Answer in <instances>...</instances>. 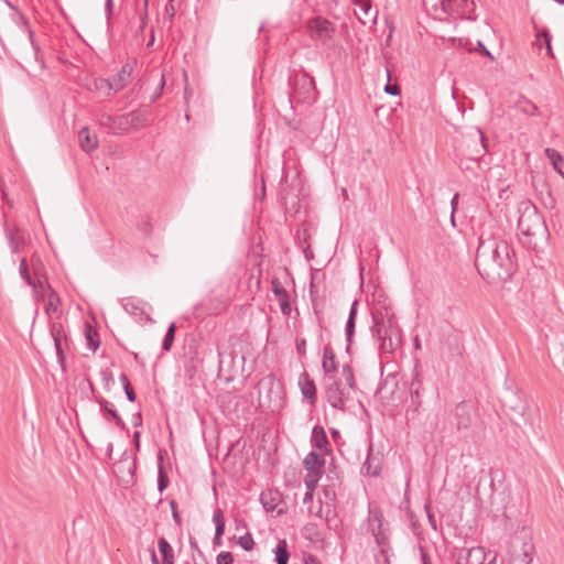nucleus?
I'll return each mask as SVG.
<instances>
[{"instance_id":"e2e57ef3","label":"nucleus","mask_w":564,"mask_h":564,"mask_svg":"<svg viewBox=\"0 0 564 564\" xmlns=\"http://www.w3.org/2000/svg\"><path fill=\"white\" fill-rule=\"evenodd\" d=\"M314 491H315V489H312V490L311 489H306V492H305L304 498H303V503L304 505L313 501Z\"/></svg>"},{"instance_id":"f704fd0d","label":"nucleus","mask_w":564,"mask_h":564,"mask_svg":"<svg viewBox=\"0 0 564 564\" xmlns=\"http://www.w3.org/2000/svg\"><path fill=\"white\" fill-rule=\"evenodd\" d=\"M273 553L275 555L274 560H275L276 564H288L289 558H290V553L288 550V543L284 539L280 540L278 542L276 546L273 550Z\"/></svg>"},{"instance_id":"e433bc0d","label":"nucleus","mask_w":564,"mask_h":564,"mask_svg":"<svg viewBox=\"0 0 564 564\" xmlns=\"http://www.w3.org/2000/svg\"><path fill=\"white\" fill-rule=\"evenodd\" d=\"M130 131L129 122L126 115L117 116L115 119V124L112 129V133L115 134H127Z\"/></svg>"},{"instance_id":"393cba45","label":"nucleus","mask_w":564,"mask_h":564,"mask_svg":"<svg viewBox=\"0 0 564 564\" xmlns=\"http://www.w3.org/2000/svg\"><path fill=\"white\" fill-rule=\"evenodd\" d=\"M470 137L474 139L475 148L469 158L477 161L487 152V140L479 128H476Z\"/></svg>"},{"instance_id":"6ab92c4d","label":"nucleus","mask_w":564,"mask_h":564,"mask_svg":"<svg viewBox=\"0 0 564 564\" xmlns=\"http://www.w3.org/2000/svg\"><path fill=\"white\" fill-rule=\"evenodd\" d=\"M311 444L313 447L323 451L328 454L332 452L330 444L328 442L326 432L323 426L315 425L312 430Z\"/></svg>"},{"instance_id":"774afa93","label":"nucleus","mask_w":564,"mask_h":564,"mask_svg":"<svg viewBox=\"0 0 564 564\" xmlns=\"http://www.w3.org/2000/svg\"><path fill=\"white\" fill-rule=\"evenodd\" d=\"M304 562L305 564H322L321 561L314 555L306 556Z\"/></svg>"},{"instance_id":"4be33fe9","label":"nucleus","mask_w":564,"mask_h":564,"mask_svg":"<svg viewBox=\"0 0 564 564\" xmlns=\"http://www.w3.org/2000/svg\"><path fill=\"white\" fill-rule=\"evenodd\" d=\"M357 310H358V301L355 300L351 303V306H350V310H349V314H348V318H347V322H346V328H345V335H346V341H347L346 350L348 352L350 350V346H351V343H352V337H354V334H355Z\"/></svg>"},{"instance_id":"20e7f679","label":"nucleus","mask_w":564,"mask_h":564,"mask_svg":"<svg viewBox=\"0 0 564 564\" xmlns=\"http://www.w3.org/2000/svg\"><path fill=\"white\" fill-rule=\"evenodd\" d=\"M260 403L272 411H276L283 405V392L281 382L273 376H267L259 382Z\"/></svg>"},{"instance_id":"a878e982","label":"nucleus","mask_w":564,"mask_h":564,"mask_svg":"<svg viewBox=\"0 0 564 564\" xmlns=\"http://www.w3.org/2000/svg\"><path fill=\"white\" fill-rule=\"evenodd\" d=\"M130 130H140L147 126L148 113L145 110H133L126 115Z\"/></svg>"},{"instance_id":"39448f33","label":"nucleus","mask_w":564,"mask_h":564,"mask_svg":"<svg viewBox=\"0 0 564 564\" xmlns=\"http://www.w3.org/2000/svg\"><path fill=\"white\" fill-rule=\"evenodd\" d=\"M361 529L373 536L377 545H387L390 541L387 529H384L383 513L378 507L369 506L368 516L364 521Z\"/></svg>"},{"instance_id":"f257e3e1","label":"nucleus","mask_w":564,"mask_h":564,"mask_svg":"<svg viewBox=\"0 0 564 564\" xmlns=\"http://www.w3.org/2000/svg\"><path fill=\"white\" fill-rule=\"evenodd\" d=\"M511 253L512 249L507 241L480 236L475 259L478 273L491 284L508 281L516 270Z\"/></svg>"},{"instance_id":"f8f14e48","label":"nucleus","mask_w":564,"mask_h":564,"mask_svg":"<svg viewBox=\"0 0 564 564\" xmlns=\"http://www.w3.org/2000/svg\"><path fill=\"white\" fill-rule=\"evenodd\" d=\"M325 395L329 405L336 410L344 411L346 408V397L340 382L334 376L326 377Z\"/></svg>"},{"instance_id":"338daca9","label":"nucleus","mask_w":564,"mask_h":564,"mask_svg":"<svg viewBox=\"0 0 564 564\" xmlns=\"http://www.w3.org/2000/svg\"><path fill=\"white\" fill-rule=\"evenodd\" d=\"M458 199H459V194H458V193H456V194L453 196L452 200H451V206H452V213H453V214H454V213L456 212V209H457Z\"/></svg>"},{"instance_id":"4468645a","label":"nucleus","mask_w":564,"mask_h":564,"mask_svg":"<svg viewBox=\"0 0 564 564\" xmlns=\"http://www.w3.org/2000/svg\"><path fill=\"white\" fill-rule=\"evenodd\" d=\"M260 502L267 512H275L276 516H282L285 512V503L283 495L278 489H268L261 492Z\"/></svg>"},{"instance_id":"dca6fc26","label":"nucleus","mask_w":564,"mask_h":564,"mask_svg":"<svg viewBox=\"0 0 564 564\" xmlns=\"http://www.w3.org/2000/svg\"><path fill=\"white\" fill-rule=\"evenodd\" d=\"M51 334H52V337L54 340L57 360L63 366L64 360H65L64 346L67 345V338H66L63 326L61 324H53L51 327Z\"/></svg>"},{"instance_id":"aec40b11","label":"nucleus","mask_w":564,"mask_h":564,"mask_svg":"<svg viewBox=\"0 0 564 564\" xmlns=\"http://www.w3.org/2000/svg\"><path fill=\"white\" fill-rule=\"evenodd\" d=\"M78 142L83 151L86 153H90L98 147L97 135L89 130V128L84 127L78 132Z\"/></svg>"},{"instance_id":"423d86ee","label":"nucleus","mask_w":564,"mask_h":564,"mask_svg":"<svg viewBox=\"0 0 564 564\" xmlns=\"http://www.w3.org/2000/svg\"><path fill=\"white\" fill-rule=\"evenodd\" d=\"M306 30L313 41L332 46L334 43L336 26L323 17H315L307 21Z\"/></svg>"},{"instance_id":"c9c22d12","label":"nucleus","mask_w":564,"mask_h":564,"mask_svg":"<svg viewBox=\"0 0 564 564\" xmlns=\"http://www.w3.org/2000/svg\"><path fill=\"white\" fill-rule=\"evenodd\" d=\"M158 459H159V467H158V490L160 492H163L169 484H170V480H169V477L163 468V455L162 453L160 452L159 455H158Z\"/></svg>"},{"instance_id":"79ce46f5","label":"nucleus","mask_w":564,"mask_h":564,"mask_svg":"<svg viewBox=\"0 0 564 564\" xmlns=\"http://www.w3.org/2000/svg\"><path fill=\"white\" fill-rule=\"evenodd\" d=\"M95 89L105 96H110L113 91L109 78L96 79L94 83Z\"/></svg>"},{"instance_id":"680f3d73","label":"nucleus","mask_w":564,"mask_h":564,"mask_svg":"<svg viewBox=\"0 0 564 564\" xmlns=\"http://www.w3.org/2000/svg\"><path fill=\"white\" fill-rule=\"evenodd\" d=\"M215 527H216V530H215L216 539H220L225 533V523H218V524H215Z\"/></svg>"},{"instance_id":"4d7b16f0","label":"nucleus","mask_w":564,"mask_h":564,"mask_svg":"<svg viewBox=\"0 0 564 564\" xmlns=\"http://www.w3.org/2000/svg\"><path fill=\"white\" fill-rule=\"evenodd\" d=\"M297 354L304 356L306 354V340L304 338L296 339Z\"/></svg>"},{"instance_id":"bb28decb","label":"nucleus","mask_w":564,"mask_h":564,"mask_svg":"<svg viewBox=\"0 0 564 564\" xmlns=\"http://www.w3.org/2000/svg\"><path fill=\"white\" fill-rule=\"evenodd\" d=\"M361 471L370 477L379 476L381 471V459L369 454L362 464Z\"/></svg>"},{"instance_id":"0eeeda50","label":"nucleus","mask_w":564,"mask_h":564,"mask_svg":"<svg viewBox=\"0 0 564 564\" xmlns=\"http://www.w3.org/2000/svg\"><path fill=\"white\" fill-rule=\"evenodd\" d=\"M324 465L325 458L316 452L312 451L305 456L303 466L306 471L304 477L306 489H316L318 481L323 476Z\"/></svg>"},{"instance_id":"37998d69","label":"nucleus","mask_w":564,"mask_h":564,"mask_svg":"<svg viewBox=\"0 0 564 564\" xmlns=\"http://www.w3.org/2000/svg\"><path fill=\"white\" fill-rule=\"evenodd\" d=\"M121 383H122V388L124 390V393H126V397L127 399L130 401V402H134L135 399H137V394L127 377L126 373H121L120 377H119Z\"/></svg>"},{"instance_id":"69168bd1","label":"nucleus","mask_w":564,"mask_h":564,"mask_svg":"<svg viewBox=\"0 0 564 564\" xmlns=\"http://www.w3.org/2000/svg\"><path fill=\"white\" fill-rule=\"evenodd\" d=\"M164 87V76L162 75L158 90L152 96V101L161 96V91Z\"/></svg>"},{"instance_id":"3c124183","label":"nucleus","mask_w":564,"mask_h":564,"mask_svg":"<svg viewBox=\"0 0 564 564\" xmlns=\"http://www.w3.org/2000/svg\"><path fill=\"white\" fill-rule=\"evenodd\" d=\"M216 560L217 564H234V556L230 552H220Z\"/></svg>"},{"instance_id":"49530a36","label":"nucleus","mask_w":564,"mask_h":564,"mask_svg":"<svg viewBox=\"0 0 564 564\" xmlns=\"http://www.w3.org/2000/svg\"><path fill=\"white\" fill-rule=\"evenodd\" d=\"M238 543L245 551H251L254 545L253 538L250 533H247L246 535L240 536Z\"/></svg>"},{"instance_id":"f3484780","label":"nucleus","mask_w":564,"mask_h":564,"mask_svg":"<svg viewBox=\"0 0 564 564\" xmlns=\"http://www.w3.org/2000/svg\"><path fill=\"white\" fill-rule=\"evenodd\" d=\"M133 72V63L127 62L122 65L120 70L112 77L109 78L113 93L120 91L127 85L129 78Z\"/></svg>"},{"instance_id":"ea45409f","label":"nucleus","mask_w":564,"mask_h":564,"mask_svg":"<svg viewBox=\"0 0 564 564\" xmlns=\"http://www.w3.org/2000/svg\"><path fill=\"white\" fill-rule=\"evenodd\" d=\"M355 4L357 6V8L360 11V12H358L357 10L355 11L358 19L360 20V22L362 24H366L367 21L364 19V17L367 18L369 15V13L371 11V4L366 0H357L355 2Z\"/></svg>"},{"instance_id":"5fc2aeb1","label":"nucleus","mask_w":564,"mask_h":564,"mask_svg":"<svg viewBox=\"0 0 564 564\" xmlns=\"http://www.w3.org/2000/svg\"><path fill=\"white\" fill-rule=\"evenodd\" d=\"M20 19H21L23 25L25 26V29H26V31L29 33V37H30L31 44L33 45V47H35L34 33H33V31L30 28L29 21L26 20V18L23 14L20 15Z\"/></svg>"},{"instance_id":"c85d7f7f","label":"nucleus","mask_w":564,"mask_h":564,"mask_svg":"<svg viewBox=\"0 0 564 564\" xmlns=\"http://www.w3.org/2000/svg\"><path fill=\"white\" fill-rule=\"evenodd\" d=\"M516 109L529 117L540 116V110L535 104L525 97H520L514 105Z\"/></svg>"},{"instance_id":"603ef678","label":"nucleus","mask_w":564,"mask_h":564,"mask_svg":"<svg viewBox=\"0 0 564 564\" xmlns=\"http://www.w3.org/2000/svg\"><path fill=\"white\" fill-rule=\"evenodd\" d=\"M174 0H169V2L165 4V8H164V13H165V18L172 22L174 17H175V12H176V9L173 4Z\"/></svg>"},{"instance_id":"58836bf2","label":"nucleus","mask_w":564,"mask_h":564,"mask_svg":"<svg viewBox=\"0 0 564 564\" xmlns=\"http://www.w3.org/2000/svg\"><path fill=\"white\" fill-rule=\"evenodd\" d=\"M175 329H176L175 323H171L170 326L167 327V330H166L165 336L162 341V349L164 351L171 350L173 343H174V338H175Z\"/></svg>"},{"instance_id":"f03ea898","label":"nucleus","mask_w":564,"mask_h":564,"mask_svg":"<svg viewBox=\"0 0 564 564\" xmlns=\"http://www.w3.org/2000/svg\"><path fill=\"white\" fill-rule=\"evenodd\" d=\"M424 4L427 6V0H424ZM426 10L434 19L440 21L449 18L476 20V15H474L475 2L473 0H440L431 8L426 7Z\"/></svg>"},{"instance_id":"7ed1b4c3","label":"nucleus","mask_w":564,"mask_h":564,"mask_svg":"<svg viewBox=\"0 0 564 564\" xmlns=\"http://www.w3.org/2000/svg\"><path fill=\"white\" fill-rule=\"evenodd\" d=\"M453 556L456 564H501L495 551L486 550L482 546L455 547Z\"/></svg>"},{"instance_id":"6e6d98bb","label":"nucleus","mask_w":564,"mask_h":564,"mask_svg":"<svg viewBox=\"0 0 564 564\" xmlns=\"http://www.w3.org/2000/svg\"><path fill=\"white\" fill-rule=\"evenodd\" d=\"M213 522L215 524L225 523L224 512L220 509H216L213 514Z\"/></svg>"},{"instance_id":"b1692460","label":"nucleus","mask_w":564,"mask_h":564,"mask_svg":"<svg viewBox=\"0 0 564 564\" xmlns=\"http://www.w3.org/2000/svg\"><path fill=\"white\" fill-rule=\"evenodd\" d=\"M322 367L324 372L326 373V377L334 376V373L338 370L336 355L333 348L329 346L324 347Z\"/></svg>"},{"instance_id":"052dcab7","label":"nucleus","mask_w":564,"mask_h":564,"mask_svg":"<svg viewBox=\"0 0 564 564\" xmlns=\"http://www.w3.org/2000/svg\"><path fill=\"white\" fill-rule=\"evenodd\" d=\"M411 399L413 403L420 404V389L419 388H411Z\"/></svg>"},{"instance_id":"8fccbe9b","label":"nucleus","mask_w":564,"mask_h":564,"mask_svg":"<svg viewBox=\"0 0 564 564\" xmlns=\"http://www.w3.org/2000/svg\"><path fill=\"white\" fill-rule=\"evenodd\" d=\"M115 119H116V117H112L107 113H102L99 118V123H100V126L106 127L112 131L113 124H115Z\"/></svg>"},{"instance_id":"4c0bfd02","label":"nucleus","mask_w":564,"mask_h":564,"mask_svg":"<svg viewBox=\"0 0 564 564\" xmlns=\"http://www.w3.org/2000/svg\"><path fill=\"white\" fill-rule=\"evenodd\" d=\"M379 553L376 555L377 564H390V557L392 555V549L390 545V541L387 545H378Z\"/></svg>"},{"instance_id":"2eb2a0df","label":"nucleus","mask_w":564,"mask_h":564,"mask_svg":"<svg viewBox=\"0 0 564 564\" xmlns=\"http://www.w3.org/2000/svg\"><path fill=\"white\" fill-rule=\"evenodd\" d=\"M123 308L124 311L132 315L134 318L143 321L149 319V316L145 311V306L148 305L144 301L137 297H126L123 299Z\"/></svg>"},{"instance_id":"0e129e2a","label":"nucleus","mask_w":564,"mask_h":564,"mask_svg":"<svg viewBox=\"0 0 564 564\" xmlns=\"http://www.w3.org/2000/svg\"><path fill=\"white\" fill-rule=\"evenodd\" d=\"M148 23V12L140 13V31H143Z\"/></svg>"},{"instance_id":"cd10ccee","label":"nucleus","mask_w":564,"mask_h":564,"mask_svg":"<svg viewBox=\"0 0 564 564\" xmlns=\"http://www.w3.org/2000/svg\"><path fill=\"white\" fill-rule=\"evenodd\" d=\"M97 402L100 405V411L107 413L115 421L118 427L124 426L123 420L118 414L117 410L115 409V405L111 402L107 401L104 398H98Z\"/></svg>"},{"instance_id":"c03bdc74","label":"nucleus","mask_w":564,"mask_h":564,"mask_svg":"<svg viewBox=\"0 0 564 564\" xmlns=\"http://www.w3.org/2000/svg\"><path fill=\"white\" fill-rule=\"evenodd\" d=\"M86 339L88 348L93 351H96L100 345V341L98 339V334L94 332L90 326L86 328Z\"/></svg>"},{"instance_id":"9d476101","label":"nucleus","mask_w":564,"mask_h":564,"mask_svg":"<svg viewBox=\"0 0 564 564\" xmlns=\"http://www.w3.org/2000/svg\"><path fill=\"white\" fill-rule=\"evenodd\" d=\"M372 319L373 325L371 330L378 340L388 336H392V332H401V328L394 319L393 315L387 314L384 316L382 313H373Z\"/></svg>"},{"instance_id":"ddd939ff","label":"nucleus","mask_w":564,"mask_h":564,"mask_svg":"<svg viewBox=\"0 0 564 564\" xmlns=\"http://www.w3.org/2000/svg\"><path fill=\"white\" fill-rule=\"evenodd\" d=\"M474 405L468 401H462L453 410L452 424L458 430H467L473 424Z\"/></svg>"},{"instance_id":"de8ad7c7","label":"nucleus","mask_w":564,"mask_h":564,"mask_svg":"<svg viewBox=\"0 0 564 564\" xmlns=\"http://www.w3.org/2000/svg\"><path fill=\"white\" fill-rule=\"evenodd\" d=\"M138 229H139V231H141L143 234V236L150 237V235L152 232V225L150 223V219L149 218H143L138 224Z\"/></svg>"},{"instance_id":"bf43d9fd","label":"nucleus","mask_w":564,"mask_h":564,"mask_svg":"<svg viewBox=\"0 0 564 564\" xmlns=\"http://www.w3.org/2000/svg\"><path fill=\"white\" fill-rule=\"evenodd\" d=\"M105 11H106L107 19L109 20L111 18V14L113 11V0H106Z\"/></svg>"},{"instance_id":"9b49d317","label":"nucleus","mask_w":564,"mask_h":564,"mask_svg":"<svg viewBox=\"0 0 564 564\" xmlns=\"http://www.w3.org/2000/svg\"><path fill=\"white\" fill-rule=\"evenodd\" d=\"M293 98L305 101L312 98L315 90V80L306 73L295 74L292 79Z\"/></svg>"},{"instance_id":"5701e85b","label":"nucleus","mask_w":564,"mask_h":564,"mask_svg":"<svg viewBox=\"0 0 564 564\" xmlns=\"http://www.w3.org/2000/svg\"><path fill=\"white\" fill-rule=\"evenodd\" d=\"M402 332H392V336L379 339V349L381 354H393L401 346Z\"/></svg>"},{"instance_id":"a211bd4d","label":"nucleus","mask_w":564,"mask_h":564,"mask_svg":"<svg viewBox=\"0 0 564 564\" xmlns=\"http://www.w3.org/2000/svg\"><path fill=\"white\" fill-rule=\"evenodd\" d=\"M271 284L272 292L280 303L281 312L289 316L291 314V304L288 291L282 286L278 279H273Z\"/></svg>"},{"instance_id":"a18cd8bd","label":"nucleus","mask_w":564,"mask_h":564,"mask_svg":"<svg viewBox=\"0 0 564 564\" xmlns=\"http://www.w3.org/2000/svg\"><path fill=\"white\" fill-rule=\"evenodd\" d=\"M341 375L345 379L346 386L349 389H355L356 381H355L352 368L349 365H344L341 368Z\"/></svg>"},{"instance_id":"864d4df0","label":"nucleus","mask_w":564,"mask_h":564,"mask_svg":"<svg viewBox=\"0 0 564 564\" xmlns=\"http://www.w3.org/2000/svg\"><path fill=\"white\" fill-rule=\"evenodd\" d=\"M170 508L172 510V518L174 520V522L177 524V525H181L182 524V519H181V516L177 511V503L175 500H171L170 501Z\"/></svg>"},{"instance_id":"c756f323","label":"nucleus","mask_w":564,"mask_h":564,"mask_svg":"<svg viewBox=\"0 0 564 564\" xmlns=\"http://www.w3.org/2000/svg\"><path fill=\"white\" fill-rule=\"evenodd\" d=\"M47 303L45 311L48 315L56 314L57 316L61 315V311L58 310V306L61 304V299L57 292H55L51 286H47Z\"/></svg>"},{"instance_id":"7c9ffc66","label":"nucleus","mask_w":564,"mask_h":564,"mask_svg":"<svg viewBox=\"0 0 564 564\" xmlns=\"http://www.w3.org/2000/svg\"><path fill=\"white\" fill-rule=\"evenodd\" d=\"M158 546L162 556V563L174 564V552L169 541L165 538H160L158 541Z\"/></svg>"},{"instance_id":"473e14b6","label":"nucleus","mask_w":564,"mask_h":564,"mask_svg":"<svg viewBox=\"0 0 564 564\" xmlns=\"http://www.w3.org/2000/svg\"><path fill=\"white\" fill-rule=\"evenodd\" d=\"M551 41H552V35L550 34L549 31L544 30V31H541V32H539L536 34V39H535L534 45L539 50H542L543 47H545L546 54L549 56H553Z\"/></svg>"},{"instance_id":"13d9d810","label":"nucleus","mask_w":564,"mask_h":564,"mask_svg":"<svg viewBox=\"0 0 564 564\" xmlns=\"http://www.w3.org/2000/svg\"><path fill=\"white\" fill-rule=\"evenodd\" d=\"M384 91L392 96H398L400 94V88L398 85L387 84L384 87Z\"/></svg>"},{"instance_id":"09e8293b","label":"nucleus","mask_w":564,"mask_h":564,"mask_svg":"<svg viewBox=\"0 0 564 564\" xmlns=\"http://www.w3.org/2000/svg\"><path fill=\"white\" fill-rule=\"evenodd\" d=\"M100 377L104 382L105 389L109 390L110 387L115 383L112 372L109 370H102L100 371Z\"/></svg>"},{"instance_id":"2f4dec72","label":"nucleus","mask_w":564,"mask_h":564,"mask_svg":"<svg viewBox=\"0 0 564 564\" xmlns=\"http://www.w3.org/2000/svg\"><path fill=\"white\" fill-rule=\"evenodd\" d=\"M544 152H545L546 158L549 159V161L553 165L554 170L560 175H562L564 177V173H563V170H562L563 165H564V159L561 155V153L558 151H556L555 149H551V148H546Z\"/></svg>"},{"instance_id":"a19ab883","label":"nucleus","mask_w":564,"mask_h":564,"mask_svg":"<svg viewBox=\"0 0 564 564\" xmlns=\"http://www.w3.org/2000/svg\"><path fill=\"white\" fill-rule=\"evenodd\" d=\"M19 273L28 285L36 290L37 285L35 284V281L32 279L29 272V265L25 258H23L20 262Z\"/></svg>"},{"instance_id":"72a5a7b5","label":"nucleus","mask_w":564,"mask_h":564,"mask_svg":"<svg viewBox=\"0 0 564 564\" xmlns=\"http://www.w3.org/2000/svg\"><path fill=\"white\" fill-rule=\"evenodd\" d=\"M8 240L13 253L20 252L25 246V239L18 230H9Z\"/></svg>"},{"instance_id":"6e6552de","label":"nucleus","mask_w":564,"mask_h":564,"mask_svg":"<svg viewBox=\"0 0 564 564\" xmlns=\"http://www.w3.org/2000/svg\"><path fill=\"white\" fill-rule=\"evenodd\" d=\"M519 212L518 229L525 236H534L542 226L536 208L533 205L525 204Z\"/></svg>"},{"instance_id":"1a4fd4ad","label":"nucleus","mask_w":564,"mask_h":564,"mask_svg":"<svg viewBox=\"0 0 564 564\" xmlns=\"http://www.w3.org/2000/svg\"><path fill=\"white\" fill-rule=\"evenodd\" d=\"M509 564H531L533 561L534 545L531 541L513 539L509 549Z\"/></svg>"},{"instance_id":"412c9836","label":"nucleus","mask_w":564,"mask_h":564,"mask_svg":"<svg viewBox=\"0 0 564 564\" xmlns=\"http://www.w3.org/2000/svg\"><path fill=\"white\" fill-rule=\"evenodd\" d=\"M299 387L304 399L308 400L312 404L316 401V387L313 379L310 378L307 372H303L299 378Z\"/></svg>"}]
</instances>
